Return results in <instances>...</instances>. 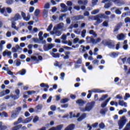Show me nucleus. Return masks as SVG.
I'll list each match as a JSON object with an SVG mask.
<instances>
[{
  "instance_id": "obj_12",
  "label": "nucleus",
  "mask_w": 130,
  "mask_h": 130,
  "mask_svg": "<svg viewBox=\"0 0 130 130\" xmlns=\"http://www.w3.org/2000/svg\"><path fill=\"white\" fill-rule=\"evenodd\" d=\"M76 127V125L74 124H70L67 126L64 130H74Z\"/></svg>"
},
{
  "instance_id": "obj_8",
  "label": "nucleus",
  "mask_w": 130,
  "mask_h": 130,
  "mask_svg": "<svg viewBox=\"0 0 130 130\" xmlns=\"http://www.w3.org/2000/svg\"><path fill=\"white\" fill-rule=\"evenodd\" d=\"M51 48H53V45L52 44H49L48 46L45 45L43 47L44 51H48V50H50V49H51Z\"/></svg>"
},
{
  "instance_id": "obj_48",
  "label": "nucleus",
  "mask_w": 130,
  "mask_h": 130,
  "mask_svg": "<svg viewBox=\"0 0 130 130\" xmlns=\"http://www.w3.org/2000/svg\"><path fill=\"white\" fill-rule=\"evenodd\" d=\"M102 26L103 27H108V22L107 21H104L102 23Z\"/></svg>"
},
{
  "instance_id": "obj_13",
  "label": "nucleus",
  "mask_w": 130,
  "mask_h": 130,
  "mask_svg": "<svg viewBox=\"0 0 130 130\" xmlns=\"http://www.w3.org/2000/svg\"><path fill=\"white\" fill-rule=\"evenodd\" d=\"M76 103L77 104H78V105H79V106H83L84 104H85V103H86V102H85V101H84V100H83L82 99L77 100L76 101Z\"/></svg>"
},
{
  "instance_id": "obj_9",
  "label": "nucleus",
  "mask_w": 130,
  "mask_h": 130,
  "mask_svg": "<svg viewBox=\"0 0 130 130\" xmlns=\"http://www.w3.org/2000/svg\"><path fill=\"white\" fill-rule=\"evenodd\" d=\"M65 56L64 54L61 55V57H63L64 59H69L70 58V54H71V52L70 51H65L64 52Z\"/></svg>"
},
{
  "instance_id": "obj_16",
  "label": "nucleus",
  "mask_w": 130,
  "mask_h": 130,
  "mask_svg": "<svg viewBox=\"0 0 130 130\" xmlns=\"http://www.w3.org/2000/svg\"><path fill=\"white\" fill-rule=\"evenodd\" d=\"M73 19L75 20V21H79V20H82V19H84V16L81 15L75 16L73 17Z\"/></svg>"
},
{
  "instance_id": "obj_57",
  "label": "nucleus",
  "mask_w": 130,
  "mask_h": 130,
  "mask_svg": "<svg viewBox=\"0 0 130 130\" xmlns=\"http://www.w3.org/2000/svg\"><path fill=\"white\" fill-rule=\"evenodd\" d=\"M110 3L106 4L104 6V8L105 9H109V8H110Z\"/></svg>"
},
{
  "instance_id": "obj_20",
  "label": "nucleus",
  "mask_w": 130,
  "mask_h": 130,
  "mask_svg": "<svg viewBox=\"0 0 130 130\" xmlns=\"http://www.w3.org/2000/svg\"><path fill=\"white\" fill-rule=\"evenodd\" d=\"M124 35L123 34H120L117 36V38L118 40H123L124 39Z\"/></svg>"
},
{
  "instance_id": "obj_55",
  "label": "nucleus",
  "mask_w": 130,
  "mask_h": 130,
  "mask_svg": "<svg viewBox=\"0 0 130 130\" xmlns=\"http://www.w3.org/2000/svg\"><path fill=\"white\" fill-rule=\"evenodd\" d=\"M115 14L117 15H121V11L119 10V9H116L115 11Z\"/></svg>"
},
{
  "instance_id": "obj_43",
  "label": "nucleus",
  "mask_w": 130,
  "mask_h": 130,
  "mask_svg": "<svg viewBox=\"0 0 130 130\" xmlns=\"http://www.w3.org/2000/svg\"><path fill=\"white\" fill-rule=\"evenodd\" d=\"M62 48H64V49H66L67 50H72L73 49V48L70 47L66 46H62Z\"/></svg>"
},
{
  "instance_id": "obj_34",
  "label": "nucleus",
  "mask_w": 130,
  "mask_h": 130,
  "mask_svg": "<svg viewBox=\"0 0 130 130\" xmlns=\"http://www.w3.org/2000/svg\"><path fill=\"white\" fill-rule=\"evenodd\" d=\"M86 29H83L81 32V36L83 38H85V36H86Z\"/></svg>"
},
{
  "instance_id": "obj_22",
  "label": "nucleus",
  "mask_w": 130,
  "mask_h": 130,
  "mask_svg": "<svg viewBox=\"0 0 130 130\" xmlns=\"http://www.w3.org/2000/svg\"><path fill=\"white\" fill-rule=\"evenodd\" d=\"M107 111H108V109H107V108H106L105 109H102L100 110V113L101 114H103V115H105L106 114V112H107Z\"/></svg>"
},
{
  "instance_id": "obj_56",
  "label": "nucleus",
  "mask_w": 130,
  "mask_h": 130,
  "mask_svg": "<svg viewBox=\"0 0 130 130\" xmlns=\"http://www.w3.org/2000/svg\"><path fill=\"white\" fill-rule=\"evenodd\" d=\"M61 108H68L69 107V104H66L61 105Z\"/></svg>"
},
{
  "instance_id": "obj_35",
  "label": "nucleus",
  "mask_w": 130,
  "mask_h": 130,
  "mask_svg": "<svg viewBox=\"0 0 130 130\" xmlns=\"http://www.w3.org/2000/svg\"><path fill=\"white\" fill-rule=\"evenodd\" d=\"M38 120H39V117L37 116H35L32 121L34 123L37 122V121H38Z\"/></svg>"
},
{
  "instance_id": "obj_37",
  "label": "nucleus",
  "mask_w": 130,
  "mask_h": 130,
  "mask_svg": "<svg viewBox=\"0 0 130 130\" xmlns=\"http://www.w3.org/2000/svg\"><path fill=\"white\" fill-rule=\"evenodd\" d=\"M99 9H96L91 12V15H96L99 13Z\"/></svg>"
},
{
  "instance_id": "obj_62",
  "label": "nucleus",
  "mask_w": 130,
  "mask_h": 130,
  "mask_svg": "<svg viewBox=\"0 0 130 130\" xmlns=\"http://www.w3.org/2000/svg\"><path fill=\"white\" fill-rule=\"evenodd\" d=\"M97 3H98V0H92V4L93 6H95L97 4Z\"/></svg>"
},
{
  "instance_id": "obj_46",
  "label": "nucleus",
  "mask_w": 130,
  "mask_h": 130,
  "mask_svg": "<svg viewBox=\"0 0 130 130\" xmlns=\"http://www.w3.org/2000/svg\"><path fill=\"white\" fill-rule=\"evenodd\" d=\"M22 110V108L21 107H18L16 108V113H20Z\"/></svg>"
},
{
  "instance_id": "obj_10",
  "label": "nucleus",
  "mask_w": 130,
  "mask_h": 130,
  "mask_svg": "<svg viewBox=\"0 0 130 130\" xmlns=\"http://www.w3.org/2000/svg\"><path fill=\"white\" fill-rule=\"evenodd\" d=\"M40 86L42 88H44L45 87H46L44 88V91L45 92H47V91H48V89L49 88V85L48 84L42 83L40 85Z\"/></svg>"
},
{
  "instance_id": "obj_50",
  "label": "nucleus",
  "mask_w": 130,
  "mask_h": 130,
  "mask_svg": "<svg viewBox=\"0 0 130 130\" xmlns=\"http://www.w3.org/2000/svg\"><path fill=\"white\" fill-rule=\"evenodd\" d=\"M44 8V9H49V8H50V5L49 4V3H46L45 5Z\"/></svg>"
},
{
  "instance_id": "obj_45",
  "label": "nucleus",
  "mask_w": 130,
  "mask_h": 130,
  "mask_svg": "<svg viewBox=\"0 0 130 130\" xmlns=\"http://www.w3.org/2000/svg\"><path fill=\"white\" fill-rule=\"evenodd\" d=\"M12 98L14 99V100H16L17 99H19L20 98V95H18L17 94L16 95H13L12 96Z\"/></svg>"
},
{
  "instance_id": "obj_2",
  "label": "nucleus",
  "mask_w": 130,
  "mask_h": 130,
  "mask_svg": "<svg viewBox=\"0 0 130 130\" xmlns=\"http://www.w3.org/2000/svg\"><path fill=\"white\" fill-rule=\"evenodd\" d=\"M33 116H31L29 117L26 118L25 119L22 120V117H19L17 121H15L14 122L13 124L14 125H17L19 124V123H21V122H22V123H29L32 119H33Z\"/></svg>"
},
{
  "instance_id": "obj_39",
  "label": "nucleus",
  "mask_w": 130,
  "mask_h": 130,
  "mask_svg": "<svg viewBox=\"0 0 130 130\" xmlns=\"http://www.w3.org/2000/svg\"><path fill=\"white\" fill-rule=\"evenodd\" d=\"M88 94L87 95V99H90L92 96V91L91 90H88Z\"/></svg>"
},
{
  "instance_id": "obj_5",
  "label": "nucleus",
  "mask_w": 130,
  "mask_h": 130,
  "mask_svg": "<svg viewBox=\"0 0 130 130\" xmlns=\"http://www.w3.org/2000/svg\"><path fill=\"white\" fill-rule=\"evenodd\" d=\"M126 123V119L125 118V116H123L118 122L119 125V129H121V128L124 126Z\"/></svg>"
},
{
  "instance_id": "obj_44",
  "label": "nucleus",
  "mask_w": 130,
  "mask_h": 130,
  "mask_svg": "<svg viewBox=\"0 0 130 130\" xmlns=\"http://www.w3.org/2000/svg\"><path fill=\"white\" fill-rule=\"evenodd\" d=\"M55 34L56 36H60L61 35V31L59 30H56Z\"/></svg>"
},
{
  "instance_id": "obj_21",
  "label": "nucleus",
  "mask_w": 130,
  "mask_h": 130,
  "mask_svg": "<svg viewBox=\"0 0 130 130\" xmlns=\"http://www.w3.org/2000/svg\"><path fill=\"white\" fill-rule=\"evenodd\" d=\"M51 55L54 58H59L60 57V54L59 53H52Z\"/></svg>"
},
{
  "instance_id": "obj_29",
  "label": "nucleus",
  "mask_w": 130,
  "mask_h": 130,
  "mask_svg": "<svg viewBox=\"0 0 130 130\" xmlns=\"http://www.w3.org/2000/svg\"><path fill=\"white\" fill-rule=\"evenodd\" d=\"M69 102V99L68 98H65V99H62L60 100V103L62 104H64V103H67V102Z\"/></svg>"
},
{
  "instance_id": "obj_4",
  "label": "nucleus",
  "mask_w": 130,
  "mask_h": 130,
  "mask_svg": "<svg viewBox=\"0 0 130 130\" xmlns=\"http://www.w3.org/2000/svg\"><path fill=\"white\" fill-rule=\"evenodd\" d=\"M86 41L87 43H92V44H97V43H99V42H101V38H98L96 40L94 39L93 36H87L86 38Z\"/></svg>"
},
{
  "instance_id": "obj_11",
  "label": "nucleus",
  "mask_w": 130,
  "mask_h": 130,
  "mask_svg": "<svg viewBox=\"0 0 130 130\" xmlns=\"http://www.w3.org/2000/svg\"><path fill=\"white\" fill-rule=\"evenodd\" d=\"M60 7L63 9L61 10L62 13H66V12H68V7L66 5V4H64V3H61L60 4Z\"/></svg>"
},
{
  "instance_id": "obj_42",
  "label": "nucleus",
  "mask_w": 130,
  "mask_h": 130,
  "mask_svg": "<svg viewBox=\"0 0 130 130\" xmlns=\"http://www.w3.org/2000/svg\"><path fill=\"white\" fill-rule=\"evenodd\" d=\"M32 41L35 43H39V39L37 38H33Z\"/></svg>"
},
{
  "instance_id": "obj_26",
  "label": "nucleus",
  "mask_w": 130,
  "mask_h": 130,
  "mask_svg": "<svg viewBox=\"0 0 130 130\" xmlns=\"http://www.w3.org/2000/svg\"><path fill=\"white\" fill-rule=\"evenodd\" d=\"M8 127L6 125H3V122H0V130H6Z\"/></svg>"
},
{
  "instance_id": "obj_64",
  "label": "nucleus",
  "mask_w": 130,
  "mask_h": 130,
  "mask_svg": "<svg viewBox=\"0 0 130 130\" xmlns=\"http://www.w3.org/2000/svg\"><path fill=\"white\" fill-rule=\"evenodd\" d=\"M125 23H128V22H130V18L129 17H126L124 19Z\"/></svg>"
},
{
  "instance_id": "obj_15",
  "label": "nucleus",
  "mask_w": 130,
  "mask_h": 130,
  "mask_svg": "<svg viewBox=\"0 0 130 130\" xmlns=\"http://www.w3.org/2000/svg\"><path fill=\"white\" fill-rule=\"evenodd\" d=\"M110 99H111V98H109L105 102H104L101 104V107H102V108H104V107H106V105H107V104L108 103L109 101H110Z\"/></svg>"
},
{
  "instance_id": "obj_3",
  "label": "nucleus",
  "mask_w": 130,
  "mask_h": 130,
  "mask_svg": "<svg viewBox=\"0 0 130 130\" xmlns=\"http://www.w3.org/2000/svg\"><path fill=\"white\" fill-rule=\"evenodd\" d=\"M87 105L85 106V108H80V111H82V112H85L86 111H90V110H92L93 108H94V106L95 105V102H91L90 103H88L87 104Z\"/></svg>"
},
{
  "instance_id": "obj_33",
  "label": "nucleus",
  "mask_w": 130,
  "mask_h": 130,
  "mask_svg": "<svg viewBox=\"0 0 130 130\" xmlns=\"http://www.w3.org/2000/svg\"><path fill=\"white\" fill-rule=\"evenodd\" d=\"M6 71H7V74L8 75H10V76H13V72L10 71V68H7Z\"/></svg>"
},
{
  "instance_id": "obj_6",
  "label": "nucleus",
  "mask_w": 130,
  "mask_h": 130,
  "mask_svg": "<svg viewBox=\"0 0 130 130\" xmlns=\"http://www.w3.org/2000/svg\"><path fill=\"white\" fill-rule=\"evenodd\" d=\"M102 44H105L106 45H107L109 48H114V47H115V45L113 42L106 41L103 40L102 41Z\"/></svg>"
},
{
  "instance_id": "obj_36",
  "label": "nucleus",
  "mask_w": 130,
  "mask_h": 130,
  "mask_svg": "<svg viewBox=\"0 0 130 130\" xmlns=\"http://www.w3.org/2000/svg\"><path fill=\"white\" fill-rule=\"evenodd\" d=\"M36 109H37V111L39 110H41L42 109V105H38L36 107Z\"/></svg>"
},
{
  "instance_id": "obj_17",
  "label": "nucleus",
  "mask_w": 130,
  "mask_h": 130,
  "mask_svg": "<svg viewBox=\"0 0 130 130\" xmlns=\"http://www.w3.org/2000/svg\"><path fill=\"white\" fill-rule=\"evenodd\" d=\"M118 104L120 106H124V107H127V104L124 102L123 101L119 100L118 102Z\"/></svg>"
},
{
  "instance_id": "obj_38",
  "label": "nucleus",
  "mask_w": 130,
  "mask_h": 130,
  "mask_svg": "<svg viewBox=\"0 0 130 130\" xmlns=\"http://www.w3.org/2000/svg\"><path fill=\"white\" fill-rule=\"evenodd\" d=\"M6 11L8 13V14H11L12 10V8H10V7H7L6 8Z\"/></svg>"
},
{
  "instance_id": "obj_28",
  "label": "nucleus",
  "mask_w": 130,
  "mask_h": 130,
  "mask_svg": "<svg viewBox=\"0 0 130 130\" xmlns=\"http://www.w3.org/2000/svg\"><path fill=\"white\" fill-rule=\"evenodd\" d=\"M108 97V94H105L102 96L101 98L99 100L100 101H103V100H105V99H106Z\"/></svg>"
},
{
  "instance_id": "obj_18",
  "label": "nucleus",
  "mask_w": 130,
  "mask_h": 130,
  "mask_svg": "<svg viewBox=\"0 0 130 130\" xmlns=\"http://www.w3.org/2000/svg\"><path fill=\"white\" fill-rule=\"evenodd\" d=\"M62 25H63V23H62V22H61V23L58 24L56 27H54L53 30H57L58 29H62V27H63L62 26Z\"/></svg>"
},
{
  "instance_id": "obj_40",
  "label": "nucleus",
  "mask_w": 130,
  "mask_h": 130,
  "mask_svg": "<svg viewBox=\"0 0 130 130\" xmlns=\"http://www.w3.org/2000/svg\"><path fill=\"white\" fill-rule=\"evenodd\" d=\"M27 93L28 95H32V94H35V93H36V91L34 90H29L27 91Z\"/></svg>"
},
{
  "instance_id": "obj_31",
  "label": "nucleus",
  "mask_w": 130,
  "mask_h": 130,
  "mask_svg": "<svg viewBox=\"0 0 130 130\" xmlns=\"http://www.w3.org/2000/svg\"><path fill=\"white\" fill-rule=\"evenodd\" d=\"M40 14V10L39 9H36L34 12L35 15H36V17H38Z\"/></svg>"
},
{
  "instance_id": "obj_41",
  "label": "nucleus",
  "mask_w": 130,
  "mask_h": 130,
  "mask_svg": "<svg viewBox=\"0 0 130 130\" xmlns=\"http://www.w3.org/2000/svg\"><path fill=\"white\" fill-rule=\"evenodd\" d=\"M98 16H99V17L103 18V19H105L106 17L105 16V14H99L98 15Z\"/></svg>"
},
{
  "instance_id": "obj_24",
  "label": "nucleus",
  "mask_w": 130,
  "mask_h": 130,
  "mask_svg": "<svg viewBox=\"0 0 130 130\" xmlns=\"http://www.w3.org/2000/svg\"><path fill=\"white\" fill-rule=\"evenodd\" d=\"M93 92L94 93H105V92H106L105 90H101L100 89H94L93 90Z\"/></svg>"
},
{
  "instance_id": "obj_1",
  "label": "nucleus",
  "mask_w": 130,
  "mask_h": 130,
  "mask_svg": "<svg viewBox=\"0 0 130 130\" xmlns=\"http://www.w3.org/2000/svg\"><path fill=\"white\" fill-rule=\"evenodd\" d=\"M11 27L13 29H15V30H19V27H17L16 25L17 23L15 21H18V20H21V15H20V14L16 13L14 17L11 18Z\"/></svg>"
},
{
  "instance_id": "obj_30",
  "label": "nucleus",
  "mask_w": 130,
  "mask_h": 130,
  "mask_svg": "<svg viewBox=\"0 0 130 130\" xmlns=\"http://www.w3.org/2000/svg\"><path fill=\"white\" fill-rule=\"evenodd\" d=\"M66 14H61V16L58 18L59 21H63V17H66Z\"/></svg>"
},
{
  "instance_id": "obj_61",
  "label": "nucleus",
  "mask_w": 130,
  "mask_h": 130,
  "mask_svg": "<svg viewBox=\"0 0 130 130\" xmlns=\"http://www.w3.org/2000/svg\"><path fill=\"white\" fill-rule=\"evenodd\" d=\"M5 95H6V93H5V90L0 92V97H3V96H5Z\"/></svg>"
},
{
  "instance_id": "obj_51",
  "label": "nucleus",
  "mask_w": 130,
  "mask_h": 130,
  "mask_svg": "<svg viewBox=\"0 0 130 130\" xmlns=\"http://www.w3.org/2000/svg\"><path fill=\"white\" fill-rule=\"evenodd\" d=\"M67 5L68 7H72L73 6V2L70 1H67Z\"/></svg>"
},
{
  "instance_id": "obj_63",
  "label": "nucleus",
  "mask_w": 130,
  "mask_h": 130,
  "mask_svg": "<svg viewBox=\"0 0 130 130\" xmlns=\"http://www.w3.org/2000/svg\"><path fill=\"white\" fill-rule=\"evenodd\" d=\"M79 38H76L75 39H74L73 40V43H74V44H76V43H77L78 42H79Z\"/></svg>"
},
{
  "instance_id": "obj_49",
  "label": "nucleus",
  "mask_w": 130,
  "mask_h": 130,
  "mask_svg": "<svg viewBox=\"0 0 130 130\" xmlns=\"http://www.w3.org/2000/svg\"><path fill=\"white\" fill-rule=\"evenodd\" d=\"M13 3V0H7L6 1V3L7 4V5H9V6H11V5H12Z\"/></svg>"
},
{
  "instance_id": "obj_59",
  "label": "nucleus",
  "mask_w": 130,
  "mask_h": 130,
  "mask_svg": "<svg viewBox=\"0 0 130 130\" xmlns=\"http://www.w3.org/2000/svg\"><path fill=\"white\" fill-rule=\"evenodd\" d=\"M82 63V59L79 58L76 61V64H81Z\"/></svg>"
},
{
  "instance_id": "obj_52",
  "label": "nucleus",
  "mask_w": 130,
  "mask_h": 130,
  "mask_svg": "<svg viewBox=\"0 0 130 130\" xmlns=\"http://www.w3.org/2000/svg\"><path fill=\"white\" fill-rule=\"evenodd\" d=\"M130 124L127 123L126 125V127L123 129V130H130Z\"/></svg>"
},
{
  "instance_id": "obj_47",
  "label": "nucleus",
  "mask_w": 130,
  "mask_h": 130,
  "mask_svg": "<svg viewBox=\"0 0 130 130\" xmlns=\"http://www.w3.org/2000/svg\"><path fill=\"white\" fill-rule=\"evenodd\" d=\"M99 126L100 127V128H104V127H105V124H104V123L102 122L101 123L99 124Z\"/></svg>"
},
{
  "instance_id": "obj_60",
  "label": "nucleus",
  "mask_w": 130,
  "mask_h": 130,
  "mask_svg": "<svg viewBox=\"0 0 130 130\" xmlns=\"http://www.w3.org/2000/svg\"><path fill=\"white\" fill-rule=\"evenodd\" d=\"M52 26H53L52 24H50L48 26V28H47V31H50V30H51V29H52Z\"/></svg>"
},
{
  "instance_id": "obj_32",
  "label": "nucleus",
  "mask_w": 130,
  "mask_h": 130,
  "mask_svg": "<svg viewBox=\"0 0 130 130\" xmlns=\"http://www.w3.org/2000/svg\"><path fill=\"white\" fill-rule=\"evenodd\" d=\"M18 73L20 74V75H21V76H24V75L26 74V70L22 69V70L20 71Z\"/></svg>"
},
{
  "instance_id": "obj_19",
  "label": "nucleus",
  "mask_w": 130,
  "mask_h": 130,
  "mask_svg": "<svg viewBox=\"0 0 130 130\" xmlns=\"http://www.w3.org/2000/svg\"><path fill=\"white\" fill-rule=\"evenodd\" d=\"M48 15V10L45 9L43 11V17L44 19H46L47 18V16Z\"/></svg>"
},
{
  "instance_id": "obj_27",
  "label": "nucleus",
  "mask_w": 130,
  "mask_h": 130,
  "mask_svg": "<svg viewBox=\"0 0 130 130\" xmlns=\"http://www.w3.org/2000/svg\"><path fill=\"white\" fill-rule=\"evenodd\" d=\"M62 127H63V125L60 124L59 125H57L55 127H54V128H55V130H61Z\"/></svg>"
},
{
  "instance_id": "obj_25",
  "label": "nucleus",
  "mask_w": 130,
  "mask_h": 130,
  "mask_svg": "<svg viewBox=\"0 0 130 130\" xmlns=\"http://www.w3.org/2000/svg\"><path fill=\"white\" fill-rule=\"evenodd\" d=\"M14 63H15L16 67H19V66H21V60L20 59H16L14 61Z\"/></svg>"
},
{
  "instance_id": "obj_7",
  "label": "nucleus",
  "mask_w": 130,
  "mask_h": 130,
  "mask_svg": "<svg viewBox=\"0 0 130 130\" xmlns=\"http://www.w3.org/2000/svg\"><path fill=\"white\" fill-rule=\"evenodd\" d=\"M94 19L95 20V21H96L93 23V25H94V26H98V25H99V24H101V22L103 21L100 19V18L98 16V15L94 16Z\"/></svg>"
},
{
  "instance_id": "obj_23",
  "label": "nucleus",
  "mask_w": 130,
  "mask_h": 130,
  "mask_svg": "<svg viewBox=\"0 0 130 130\" xmlns=\"http://www.w3.org/2000/svg\"><path fill=\"white\" fill-rule=\"evenodd\" d=\"M22 126V124L17 125L13 127L11 130H20V128H21Z\"/></svg>"
},
{
  "instance_id": "obj_54",
  "label": "nucleus",
  "mask_w": 130,
  "mask_h": 130,
  "mask_svg": "<svg viewBox=\"0 0 130 130\" xmlns=\"http://www.w3.org/2000/svg\"><path fill=\"white\" fill-rule=\"evenodd\" d=\"M50 109L52 111H55V110L56 109V107L54 105H52L50 107Z\"/></svg>"
},
{
  "instance_id": "obj_53",
  "label": "nucleus",
  "mask_w": 130,
  "mask_h": 130,
  "mask_svg": "<svg viewBox=\"0 0 130 130\" xmlns=\"http://www.w3.org/2000/svg\"><path fill=\"white\" fill-rule=\"evenodd\" d=\"M130 94L128 93H126L125 94V97L124 98V100H126L127 98H129Z\"/></svg>"
},
{
  "instance_id": "obj_14",
  "label": "nucleus",
  "mask_w": 130,
  "mask_h": 130,
  "mask_svg": "<svg viewBox=\"0 0 130 130\" xmlns=\"http://www.w3.org/2000/svg\"><path fill=\"white\" fill-rule=\"evenodd\" d=\"M122 26V22H120L117 24L116 26H115L114 29V32H117L119 29Z\"/></svg>"
},
{
  "instance_id": "obj_58",
  "label": "nucleus",
  "mask_w": 130,
  "mask_h": 130,
  "mask_svg": "<svg viewBox=\"0 0 130 130\" xmlns=\"http://www.w3.org/2000/svg\"><path fill=\"white\" fill-rule=\"evenodd\" d=\"M12 118H16L17 117V113H12L11 114Z\"/></svg>"
}]
</instances>
